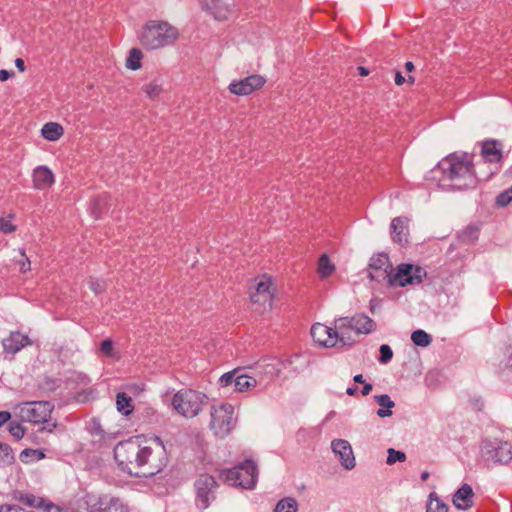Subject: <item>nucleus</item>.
Listing matches in <instances>:
<instances>
[{
  "mask_svg": "<svg viewBox=\"0 0 512 512\" xmlns=\"http://www.w3.org/2000/svg\"><path fill=\"white\" fill-rule=\"evenodd\" d=\"M114 458L123 471L131 475L151 477L168 463V454L159 437L141 441L139 437L118 443Z\"/></svg>",
  "mask_w": 512,
  "mask_h": 512,
  "instance_id": "obj_1",
  "label": "nucleus"
},
{
  "mask_svg": "<svg viewBox=\"0 0 512 512\" xmlns=\"http://www.w3.org/2000/svg\"><path fill=\"white\" fill-rule=\"evenodd\" d=\"M438 168L451 187L458 190L475 188L478 181H487L495 173L477 174L473 169L472 158L467 153H452L442 159Z\"/></svg>",
  "mask_w": 512,
  "mask_h": 512,
  "instance_id": "obj_2",
  "label": "nucleus"
},
{
  "mask_svg": "<svg viewBox=\"0 0 512 512\" xmlns=\"http://www.w3.org/2000/svg\"><path fill=\"white\" fill-rule=\"evenodd\" d=\"M179 37L178 29L166 21L150 20L139 32L140 44L149 50L170 46Z\"/></svg>",
  "mask_w": 512,
  "mask_h": 512,
  "instance_id": "obj_3",
  "label": "nucleus"
},
{
  "mask_svg": "<svg viewBox=\"0 0 512 512\" xmlns=\"http://www.w3.org/2000/svg\"><path fill=\"white\" fill-rule=\"evenodd\" d=\"M53 409L54 405L48 401H32L18 404L14 407V413L24 422L46 423L42 430L52 432L57 426L56 423L49 422Z\"/></svg>",
  "mask_w": 512,
  "mask_h": 512,
  "instance_id": "obj_4",
  "label": "nucleus"
},
{
  "mask_svg": "<svg viewBox=\"0 0 512 512\" xmlns=\"http://www.w3.org/2000/svg\"><path fill=\"white\" fill-rule=\"evenodd\" d=\"M206 403L207 396L192 389H182L172 399L173 408L187 418L197 416Z\"/></svg>",
  "mask_w": 512,
  "mask_h": 512,
  "instance_id": "obj_5",
  "label": "nucleus"
},
{
  "mask_svg": "<svg viewBox=\"0 0 512 512\" xmlns=\"http://www.w3.org/2000/svg\"><path fill=\"white\" fill-rule=\"evenodd\" d=\"M219 477L228 485L251 489L257 480V467L253 461L246 460L232 469L222 470Z\"/></svg>",
  "mask_w": 512,
  "mask_h": 512,
  "instance_id": "obj_6",
  "label": "nucleus"
},
{
  "mask_svg": "<svg viewBox=\"0 0 512 512\" xmlns=\"http://www.w3.org/2000/svg\"><path fill=\"white\" fill-rule=\"evenodd\" d=\"M234 407L229 403H220L211 408L210 429L219 438L226 437L234 427Z\"/></svg>",
  "mask_w": 512,
  "mask_h": 512,
  "instance_id": "obj_7",
  "label": "nucleus"
},
{
  "mask_svg": "<svg viewBox=\"0 0 512 512\" xmlns=\"http://www.w3.org/2000/svg\"><path fill=\"white\" fill-rule=\"evenodd\" d=\"M481 457L494 464L507 465L512 460V446L506 441L485 439L481 444Z\"/></svg>",
  "mask_w": 512,
  "mask_h": 512,
  "instance_id": "obj_8",
  "label": "nucleus"
},
{
  "mask_svg": "<svg viewBox=\"0 0 512 512\" xmlns=\"http://www.w3.org/2000/svg\"><path fill=\"white\" fill-rule=\"evenodd\" d=\"M274 285L272 279L266 275L255 278L249 287L250 299L256 309H266L271 306L274 295Z\"/></svg>",
  "mask_w": 512,
  "mask_h": 512,
  "instance_id": "obj_9",
  "label": "nucleus"
},
{
  "mask_svg": "<svg viewBox=\"0 0 512 512\" xmlns=\"http://www.w3.org/2000/svg\"><path fill=\"white\" fill-rule=\"evenodd\" d=\"M425 276L426 271L420 266L400 264L395 273L391 270L388 283L390 286L404 287L419 284Z\"/></svg>",
  "mask_w": 512,
  "mask_h": 512,
  "instance_id": "obj_10",
  "label": "nucleus"
},
{
  "mask_svg": "<svg viewBox=\"0 0 512 512\" xmlns=\"http://www.w3.org/2000/svg\"><path fill=\"white\" fill-rule=\"evenodd\" d=\"M218 484L213 476L202 474L195 482L196 502L201 509H206L215 499L214 491Z\"/></svg>",
  "mask_w": 512,
  "mask_h": 512,
  "instance_id": "obj_11",
  "label": "nucleus"
},
{
  "mask_svg": "<svg viewBox=\"0 0 512 512\" xmlns=\"http://www.w3.org/2000/svg\"><path fill=\"white\" fill-rule=\"evenodd\" d=\"M265 83L266 80L263 76L253 74L243 79L232 81L229 84L228 89L231 94L237 96H247L261 89Z\"/></svg>",
  "mask_w": 512,
  "mask_h": 512,
  "instance_id": "obj_12",
  "label": "nucleus"
},
{
  "mask_svg": "<svg viewBox=\"0 0 512 512\" xmlns=\"http://www.w3.org/2000/svg\"><path fill=\"white\" fill-rule=\"evenodd\" d=\"M392 270L389 257L386 254H378L370 259L368 276L372 281H388Z\"/></svg>",
  "mask_w": 512,
  "mask_h": 512,
  "instance_id": "obj_13",
  "label": "nucleus"
},
{
  "mask_svg": "<svg viewBox=\"0 0 512 512\" xmlns=\"http://www.w3.org/2000/svg\"><path fill=\"white\" fill-rule=\"evenodd\" d=\"M351 317H339L333 322L337 342L342 346H352L356 343L355 338L352 336L354 332V324Z\"/></svg>",
  "mask_w": 512,
  "mask_h": 512,
  "instance_id": "obj_14",
  "label": "nucleus"
},
{
  "mask_svg": "<svg viewBox=\"0 0 512 512\" xmlns=\"http://www.w3.org/2000/svg\"><path fill=\"white\" fill-rule=\"evenodd\" d=\"M331 448L335 456L338 457L340 464L347 470L355 467L356 461L352 447L347 440L335 439L331 442Z\"/></svg>",
  "mask_w": 512,
  "mask_h": 512,
  "instance_id": "obj_15",
  "label": "nucleus"
},
{
  "mask_svg": "<svg viewBox=\"0 0 512 512\" xmlns=\"http://www.w3.org/2000/svg\"><path fill=\"white\" fill-rule=\"evenodd\" d=\"M333 327L326 326L321 323H316L311 327V336L315 342L320 345L331 348L337 345V338Z\"/></svg>",
  "mask_w": 512,
  "mask_h": 512,
  "instance_id": "obj_16",
  "label": "nucleus"
},
{
  "mask_svg": "<svg viewBox=\"0 0 512 512\" xmlns=\"http://www.w3.org/2000/svg\"><path fill=\"white\" fill-rule=\"evenodd\" d=\"M2 345L6 354L14 355L24 347L32 345V341L27 335L19 331H13L3 339Z\"/></svg>",
  "mask_w": 512,
  "mask_h": 512,
  "instance_id": "obj_17",
  "label": "nucleus"
},
{
  "mask_svg": "<svg viewBox=\"0 0 512 512\" xmlns=\"http://www.w3.org/2000/svg\"><path fill=\"white\" fill-rule=\"evenodd\" d=\"M32 181L35 189L45 190L54 184L55 176L47 166L41 165L33 170Z\"/></svg>",
  "mask_w": 512,
  "mask_h": 512,
  "instance_id": "obj_18",
  "label": "nucleus"
},
{
  "mask_svg": "<svg viewBox=\"0 0 512 512\" xmlns=\"http://www.w3.org/2000/svg\"><path fill=\"white\" fill-rule=\"evenodd\" d=\"M474 492L469 484H463L453 495V505L459 510L470 509L474 502Z\"/></svg>",
  "mask_w": 512,
  "mask_h": 512,
  "instance_id": "obj_19",
  "label": "nucleus"
},
{
  "mask_svg": "<svg viewBox=\"0 0 512 512\" xmlns=\"http://www.w3.org/2000/svg\"><path fill=\"white\" fill-rule=\"evenodd\" d=\"M408 219L405 217H396L391 222V235L395 243L404 245L408 242Z\"/></svg>",
  "mask_w": 512,
  "mask_h": 512,
  "instance_id": "obj_20",
  "label": "nucleus"
},
{
  "mask_svg": "<svg viewBox=\"0 0 512 512\" xmlns=\"http://www.w3.org/2000/svg\"><path fill=\"white\" fill-rule=\"evenodd\" d=\"M501 144L496 140H487L482 143L481 155L490 163H498L502 159Z\"/></svg>",
  "mask_w": 512,
  "mask_h": 512,
  "instance_id": "obj_21",
  "label": "nucleus"
},
{
  "mask_svg": "<svg viewBox=\"0 0 512 512\" xmlns=\"http://www.w3.org/2000/svg\"><path fill=\"white\" fill-rule=\"evenodd\" d=\"M353 319L355 334H370L375 330L376 323L365 314L359 313L351 317Z\"/></svg>",
  "mask_w": 512,
  "mask_h": 512,
  "instance_id": "obj_22",
  "label": "nucleus"
},
{
  "mask_svg": "<svg viewBox=\"0 0 512 512\" xmlns=\"http://www.w3.org/2000/svg\"><path fill=\"white\" fill-rule=\"evenodd\" d=\"M108 498V496L101 497L96 494L88 493L83 499L85 509L88 512H101Z\"/></svg>",
  "mask_w": 512,
  "mask_h": 512,
  "instance_id": "obj_23",
  "label": "nucleus"
},
{
  "mask_svg": "<svg viewBox=\"0 0 512 512\" xmlns=\"http://www.w3.org/2000/svg\"><path fill=\"white\" fill-rule=\"evenodd\" d=\"M41 134L48 141H57L63 136L64 129L59 123L48 122L43 125Z\"/></svg>",
  "mask_w": 512,
  "mask_h": 512,
  "instance_id": "obj_24",
  "label": "nucleus"
},
{
  "mask_svg": "<svg viewBox=\"0 0 512 512\" xmlns=\"http://www.w3.org/2000/svg\"><path fill=\"white\" fill-rule=\"evenodd\" d=\"M373 398L377 404L381 406V408L377 410V415L380 418L389 417L393 414L391 409L395 406V402L391 400L389 395H375Z\"/></svg>",
  "mask_w": 512,
  "mask_h": 512,
  "instance_id": "obj_25",
  "label": "nucleus"
},
{
  "mask_svg": "<svg viewBox=\"0 0 512 512\" xmlns=\"http://www.w3.org/2000/svg\"><path fill=\"white\" fill-rule=\"evenodd\" d=\"M257 385V380L249 376L247 374H240V372L237 374V378L235 380V390L239 392H246L250 391L251 389L255 388Z\"/></svg>",
  "mask_w": 512,
  "mask_h": 512,
  "instance_id": "obj_26",
  "label": "nucleus"
},
{
  "mask_svg": "<svg viewBox=\"0 0 512 512\" xmlns=\"http://www.w3.org/2000/svg\"><path fill=\"white\" fill-rule=\"evenodd\" d=\"M335 271V265L330 261L327 254H322L318 260L317 272L321 279H326Z\"/></svg>",
  "mask_w": 512,
  "mask_h": 512,
  "instance_id": "obj_27",
  "label": "nucleus"
},
{
  "mask_svg": "<svg viewBox=\"0 0 512 512\" xmlns=\"http://www.w3.org/2000/svg\"><path fill=\"white\" fill-rule=\"evenodd\" d=\"M116 407L117 410L125 416L132 413L134 407L132 405V399L126 393L121 392L116 396Z\"/></svg>",
  "mask_w": 512,
  "mask_h": 512,
  "instance_id": "obj_28",
  "label": "nucleus"
},
{
  "mask_svg": "<svg viewBox=\"0 0 512 512\" xmlns=\"http://www.w3.org/2000/svg\"><path fill=\"white\" fill-rule=\"evenodd\" d=\"M426 512H448V506L439 498L437 493L431 492L428 496Z\"/></svg>",
  "mask_w": 512,
  "mask_h": 512,
  "instance_id": "obj_29",
  "label": "nucleus"
},
{
  "mask_svg": "<svg viewBox=\"0 0 512 512\" xmlns=\"http://www.w3.org/2000/svg\"><path fill=\"white\" fill-rule=\"evenodd\" d=\"M143 92L151 100L157 99L162 93V83L159 80H152L142 87Z\"/></svg>",
  "mask_w": 512,
  "mask_h": 512,
  "instance_id": "obj_30",
  "label": "nucleus"
},
{
  "mask_svg": "<svg viewBox=\"0 0 512 512\" xmlns=\"http://www.w3.org/2000/svg\"><path fill=\"white\" fill-rule=\"evenodd\" d=\"M142 58L143 54L141 50L138 48H132L126 59V67L131 70H138L141 67Z\"/></svg>",
  "mask_w": 512,
  "mask_h": 512,
  "instance_id": "obj_31",
  "label": "nucleus"
},
{
  "mask_svg": "<svg viewBox=\"0 0 512 512\" xmlns=\"http://www.w3.org/2000/svg\"><path fill=\"white\" fill-rule=\"evenodd\" d=\"M101 512H129V509L119 498L109 497Z\"/></svg>",
  "mask_w": 512,
  "mask_h": 512,
  "instance_id": "obj_32",
  "label": "nucleus"
},
{
  "mask_svg": "<svg viewBox=\"0 0 512 512\" xmlns=\"http://www.w3.org/2000/svg\"><path fill=\"white\" fill-rule=\"evenodd\" d=\"M411 340L416 346L427 347L432 342V336L424 330H416L411 334Z\"/></svg>",
  "mask_w": 512,
  "mask_h": 512,
  "instance_id": "obj_33",
  "label": "nucleus"
},
{
  "mask_svg": "<svg viewBox=\"0 0 512 512\" xmlns=\"http://www.w3.org/2000/svg\"><path fill=\"white\" fill-rule=\"evenodd\" d=\"M45 458L43 451L38 449H25L20 454L22 462L37 461Z\"/></svg>",
  "mask_w": 512,
  "mask_h": 512,
  "instance_id": "obj_34",
  "label": "nucleus"
},
{
  "mask_svg": "<svg viewBox=\"0 0 512 512\" xmlns=\"http://www.w3.org/2000/svg\"><path fill=\"white\" fill-rule=\"evenodd\" d=\"M100 352L109 358L119 359L120 356L118 352L113 347V342L111 339H105L100 344Z\"/></svg>",
  "mask_w": 512,
  "mask_h": 512,
  "instance_id": "obj_35",
  "label": "nucleus"
},
{
  "mask_svg": "<svg viewBox=\"0 0 512 512\" xmlns=\"http://www.w3.org/2000/svg\"><path fill=\"white\" fill-rule=\"evenodd\" d=\"M19 500L29 507L40 508L44 505V499L33 494H23L20 496Z\"/></svg>",
  "mask_w": 512,
  "mask_h": 512,
  "instance_id": "obj_36",
  "label": "nucleus"
},
{
  "mask_svg": "<svg viewBox=\"0 0 512 512\" xmlns=\"http://www.w3.org/2000/svg\"><path fill=\"white\" fill-rule=\"evenodd\" d=\"M14 460V455L10 446L0 442V465L10 464Z\"/></svg>",
  "mask_w": 512,
  "mask_h": 512,
  "instance_id": "obj_37",
  "label": "nucleus"
},
{
  "mask_svg": "<svg viewBox=\"0 0 512 512\" xmlns=\"http://www.w3.org/2000/svg\"><path fill=\"white\" fill-rule=\"evenodd\" d=\"M388 456L386 463L388 465H393L396 462H404L406 460V454L402 451L395 450L393 448H389L387 450Z\"/></svg>",
  "mask_w": 512,
  "mask_h": 512,
  "instance_id": "obj_38",
  "label": "nucleus"
},
{
  "mask_svg": "<svg viewBox=\"0 0 512 512\" xmlns=\"http://www.w3.org/2000/svg\"><path fill=\"white\" fill-rule=\"evenodd\" d=\"M217 20H226L229 16L230 10L228 6L223 5L220 0L216 4L215 8L210 10Z\"/></svg>",
  "mask_w": 512,
  "mask_h": 512,
  "instance_id": "obj_39",
  "label": "nucleus"
},
{
  "mask_svg": "<svg viewBox=\"0 0 512 512\" xmlns=\"http://www.w3.org/2000/svg\"><path fill=\"white\" fill-rule=\"evenodd\" d=\"M478 238V229L476 227H467L460 234V239L464 243H472Z\"/></svg>",
  "mask_w": 512,
  "mask_h": 512,
  "instance_id": "obj_40",
  "label": "nucleus"
},
{
  "mask_svg": "<svg viewBox=\"0 0 512 512\" xmlns=\"http://www.w3.org/2000/svg\"><path fill=\"white\" fill-rule=\"evenodd\" d=\"M240 372L239 369H235V370H232L230 372H227L225 374H223L220 378H219V384L222 386V387H227L231 384H234L235 385V380L237 378V374Z\"/></svg>",
  "mask_w": 512,
  "mask_h": 512,
  "instance_id": "obj_41",
  "label": "nucleus"
},
{
  "mask_svg": "<svg viewBox=\"0 0 512 512\" xmlns=\"http://www.w3.org/2000/svg\"><path fill=\"white\" fill-rule=\"evenodd\" d=\"M512 201V186L501 192L496 198V204L499 207H505Z\"/></svg>",
  "mask_w": 512,
  "mask_h": 512,
  "instance_id": "obj_42",
  "label": "nucleus"
},
{
  "mask_svg": "<svg viewBox=\"0 0 512 512\" xmlns=\"http://www.w3.org/2000/svg\"><path fill=\"white\" fill-rule=\"evenodd\" d=\"M8 430L16 440H20L25 434L24 427L18 422H11L8 426Z\"/></svg>",
  "mask_w": 512,
  "mask_h": 512,
  "instance_id": "obj_43",
  "label": "nucleus"
},
{
  "mask_svg": "<svg viewBox=\"0 0 512 512\" xmlns=\"http://www.w3.org/2000/svg\"><path fill=\"white\" fill-rule=\"evenodd\" d=\"M379 351H380V357H379L380 363L386 364L392 359L393 351L389 345H387V344L381 345Z\"/></svg>",
  "mask_w": 512,
  "mask_h": 512,
  "instance_id": "obj_44",
  "label": "nucleus"
},
{
  "mask_svg": "<svg viewBox=\"0 0 512 512\" xmlns=\"http://www.w3.org/2000/svg\"><path fill=\"white\" fill-rule=\"evenodd\" d=\"M88 284H89L90 289L95 294H100L105 291V287H106L105 283L97 278L91 277L88 281Z\"/></svg>",
  "mask_w": 512,
  "mask_h": 512,
  "instance_id": "obj_45",
  "label": "nucleus"
},
{
  "mask_svg": "<svg viewBox=\"0 0 512 512\" xmlns=\"http://www.w3.org/2000/svg\"><path fill=\"white\" fill-rule=\"evenodd\" d=\"M16 230V226L12 224L10 218L8 217H0V231L7 234L14 232Z\"/></svg>",
  "mask_w": 512,
  "mask_h": 512,
  "instance_id": "obj_46",
  "label": "nucleus"
},
{
  "mask_svg": "<svg viewBox=\"0 0 512 512\" xmlns=\"http://www.w3.org/2000/svg\"><path fill=\"white\" fill-rule=\"evenodd\" d=\"M21 256H22V259L18 261V264L20 266V271L22 273H26L27 271L30 270V260L26 256L24 250L21 251Z\"/></svg>",
  "mask_w": 512,
  "mask_h": 512,
  "instance_id": "obj_47",
  "label": "nucleus"
},
{
  "mask_svg": "<svg viewBox=\"0 0 512 512\" xmlns=\"http://www.w3.org/2000/svg\"><path fill=\"white\" fill-rule=\"evenodd\" d=\"M274 512H288V498L281 499L277 503Z\"/></svg>",
  "mask_w": 512,
  "mask_h": 512,
  "instance_id": "obj_48",
  "label": "nucleus"
},
{
  "mask_svg": "<svg viewBox=\"0 0 512 512\" xmlns=\"http://www.w3.org/2000/svg\"><path fill=\"white\" fill-rule=\"evenodd\" d=\"M41 508H43L45 512H61L59 506L51 502H46V500H44V505Z\"/></svg>",
  "mask_w": 512,
  "mask_h": 512,
  "instance_id": "obj_49",
  "label": "nucleus"
},
{
  "mask_svg": "<svg viewBox=\"0 0 512 512\" xmlns=\"http://www.w3.org/2000/svg\"><path fill=\"white\" fill-rule=\"evenodd\" d=\"M219 0H200L201 5L206 10H212L215 8Z\"/></svg>",
  "mask_w": 512,
  "mask_h": 512,
  "instance_id": "obj_50",
  "label": "nucleus"
},
{
  "mask_svg": "<svg viewBox=\"0 0 512 512\" xmlns=\"http://www.w3.org/2000/svg\"><path fill=\"white\" fill-rule=\"evenodd\" d=\"M11 418V414L8 411H0V427L7 423Z\"/></svg>",
  "mask_w": 512,
  "mask_h": 512,
  "instance_id": "obj_51",
  "label": "nucleus"
},
{
  "mask_svg": "<svg viewBox=\"0 0 512 512\" xmlns=\"http://www.w3.org/2000/svg\"><path fill=\"white\" fill-rule=\"evenodd\" d=\"M13 76H14L13 71H7L5 69L0 70V81H6Z\"/></svg>",
  "mask_w": 512,
  "mask_h": 512,
  "instance_id": "obj_52",
  "label": "nucleus"
},
{
  "mask_svg": "<svg viewBox=\"0 0 512 512\" xmlns=\"http://www.w3.org/2000/svg\"><path fill=\"white\" fill-rule=\"evenodd\" d=\"M406 82L405 77H403L402 73L400 71H396L395 73V83L396 85L400 86Z\"/></svg>",
  "mask_w": 512,
  "mask_h": 512,
  "instance_id": "obj_53",
  "label": "nucleus"
},
{
  "mask_svg": "<svg viewBox=\"0 0 512 512\" xmlns=\"http://www.w3.org/2000/svg\"><path fill=\"white\" fill-rule=\"evenodd\" d=\"M15 66L20 72H24L26 70L25 62L22 58L15 59Z\"/></svg>",
  "mask_w": 512,
  "mask_h": 512,
  "instance_id": "obj_54",
  "label": "nucleus"
},
{
  "mask_svg": "<svg viewBox=\"0 0 512 512\" xmlns=\"http://www.w3.org/2000/svg\"><path fill=\"white\" fill-rule=\"evenodd\" d=\"M372 389H373L372 384H370V383H364V386H363L362 391H361V392H362V395H364V396L369 395V394H370V392L372 391Z\"/></svg>",
  "mask_w": 512,
  "mask_h": 512,
  "instance_id": "obj_55",
  "label": "nucleus"
},
{
  "mask_svg": "<svg viewBox=\"0 0 512 512\" xmlns=\"http://www.w3.org/2000/svg\"><path fill=\"white\" fill-rule=\"evenodd\" d=\"M298 505L295 499L290 498V512H297Z\"/></svg>",
  "mask_w": 512,
  "mask_h": 512,
  "instance_id": "obj_56",
  "label": "nucleus"
},
{
  "mask_svg": "<svg viewBox=\"0 0 512 512\" xmlns=\"http://www.w3.org/2000/svg\"><path fill=\"white\" fill-rule=\"evenodd\" d=\"M354 382L356 383H360V384H364V379H363V375L362 374H357L354 376L353 378Z\"/></svg>",
  "mask_w": 512,
  "mask_h": 512,
  "instance_id": "obj_57",
  "label": "nucleus"
},
{
  "mask_svg": "<svg viewBox=\"0 0 512 512\" xmlns=\"http://www.w3.org/2000/svg\"><path fill=\"white\" fill-rule=\"evenodd\" d=\"M359 74L362 76H367L369 74V71L367 68L359 66L358 67Z\"/></svg>",
  "mask_w": 512,
  "mask_h": 512,
  "instance_id": "obj_58",
  "label": "nucleus"
},
{
  "mask_svg": "<svg viewBox=\"0 0 512 512\" xmlns=\"http://www.w3.org/2000/svg\"><path fill=\"white\" fill-rule=\"evenodd\" d=\"M405 69L407 72H412L414 70V64L410 61L406 62Z\"/></svg>",
  "mask_w": 512,
  "mask_h": 512,
  "instance_id": "obj_59",
  "label": "nucleus"
},
{
  "mask_svg": "<svg viewBox=\"0 0 512 512\" xmlns=\"http://www.w3.org/2000/svg\"><path fill=\"white\" fill-rule=\"evenodd\" d=\"M357 391V387H349L347 390H346V393L350 396H353L355 395Z\"/></svg>",
  "mask_w": 512,
  "mask_h": 512,
  "instance_id": "obj_60",
  "label": "nucleus"
},
{
  "mask_svg": "<svg viewBox=\"0 0 512 512\" xmlns=\"http://www.w3.org/2000/svg\"><path fill=\"white\" fill-rule=\"evenodd\" d=\"M94 430H95V433H96V434H98V435H100V436H103V434H104V430L100 427V425H97V426L94 428Z\"/></svg>",
  "mask_w": 512,
  "mask_h": 512,
  "instance_id": "obj_61",
  "label": "nucleus"
},
{
  "mask_svg": "<svg viewBox=\"0 0 512 512\" xmlns=\"http://www.w3.org/2000/svg\"><path fill=\"white\" fill-rule=\"evenodd\" d=\"M428 477H429V472H427V471H424V472L421 474V479H422L423 481H426V480L428 479Z\"/></svg>",
  "mask_w": 512,
  "mask_h": 512,
  "instance_id": "obj_62",
  "label": "nucleus"
},
{
  "mask_svg": "<svg viewBox=\"0 0 512 512\" xmlns=\"http://www.w3.org/2000/svg\"><path fill=\"white\" fill-rule=\"evenodd\" d=\"M406 81H407L408 83H410V84H413V83H414V81H415V79H414V77H413V76H409V77H408V79H407Z\"/></svg>",
  "mask_w": 512,
  "mask_h": 512,
  "instance_id": "obj_63",
  "label": "nucleus"
},
{
  "mask_svg": "<svg viewBox=\"0 0 512 512\" xmlns=\"http://www.w3.org/2000/svg\"><path fill=\"white\" fill-rule=\"evenodd\" d=\"M508 365L512 369V355L508 359Z\"/></svg>",
  "mask_w": 512,
  "mask_h": 512,
  "instance_id": "obj_64",
  "label": "nucleus"
}]
</instances>
